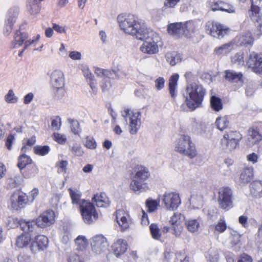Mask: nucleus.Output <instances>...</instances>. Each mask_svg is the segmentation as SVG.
I'll return each instance as SVG.
<instances>
[{
    "instance_id": "f257e3e1",
    "label": "nucleus",
    "mask_w": 262,
    "mask_h": 262,
    "mask_svg": "<svg viewBox=\"0 0 262 262\" xmlns=\"http://www.w3.org/2000/svg\"><path fill=\"white\" fill-rule=\"evenodd\" d=\"M119 27L125 33L143 40L147 36L148 29L144 21L133 14L119 15L117 17Z\"/></svg>"
},
{
    "instance_id": "f03ea898",
    "label": "nucleus",
    "mask_w": 262,
    "mask_h": 262,
    "mask_svg": "<svg viewBox=\"0 0 262 262\" xmlns=\"http://www.w3.org/2000/svg\"><path fill=\"white\" fill-rule=\"evenodd\" d=\"M206 93L205 89L201 84L196 82L188 83L185 93L183 94L184 102L181 108L185 112L194 111L201 106Z\"/></svg>"
},
{
    "instance_id": "7ed1b4c3",
    "label": "nucleus",
    "mask_w": 262,
    "mask_h": 262,
    "mask_svg": "<svg viewBox=\"0 0 262 262\" xmlns=\"http://www.w3.org/2000/svg\"><path fill=\"white\" fill-rule=\"evenodd\" d=\"M148 169L142 165H137L132 172L130 188L134 192L140 193L149 189L147 183L145 182L150 177Z\"/></svg>"
},
{
    "instance_id": "20e7f679",
    "label": "nucleus",
    "mask_w": 262,
    "mask_h": 262,
    "mask_svg": "<svg viewBox=\"0 0 262 262\" xmlns=\"http://www.w3.org/2000/svg\"><path fill=\"white\" fill-rule=\"evenodd\" d=\"M174 150L181 154L193 159L197 155V151L194 144L188 135H182L175 141Z\"/></svg>"
},
{
    "instance_id": "39448f33",
    "label": "nucleus",
    "mask_w": 262,
    "mask_h": 262,
    "mask_svg": "<svg viewBox=\"0 0 262 262\" xmlns=\"http://www.w3.org/2000/svg\"><path fill=\"white\" fill-rule=\"evenodd\" d=\"M122 116L124 118L125 125H128L130 134H136L141 125V112L126 109L122 113Z\"/></svg>"
},
{
    "instance_id": "423d86ee",
    "label": "nucleus",
    "mask_w": 262,
    "mask_h": 262,
    "mask_svg": "<svg viewBox=\"0 0 262 262\" xmlns=\"http://www.w3.org/2000/svg\"><path fill=\"white\" fill-rule=\"evenodd\" d=\"M145 40L140 47V50L142 52L147 54H155L159 52V42L160 41V38L157 34L149 31L146 37L144 38Z\"/></svg>"
},
{
    "instance_id": "0eeeda50",
    "label": "nucleus",
    "mask_w": 262,
    "mask_h": 262,
    "mask_svg": "<svg viewBox=\"0 0 262 262\" xmlns=\"http://www.w3.org/2000/svg\"><path fill=\"white\" fill-rule=\"evenodd\" d=\"M79 208L82 219L85 223L90 224L98 219V214L92 203L83 200Z\"/></svg>"
},
{
    "instance_id": "6e6552de",
    "label": "nucleus",
    "mask_w": 262,
    "mask_h": 262,
    "mask_svg": "<svg viewBox=\"0 0 262 262\" xmlns=\"http://www.w3.org/2000/svg\"><path fill=\"white\" fill-rule=\"evenodd\" d=\"M217 203L220 208L228 210L233 207L232 191L228 187H223L219 189Z\"/></svg>"
},
{
    "instance_id": "1a4fd4ad",
    "label": "nucleus",
    "mask_w": 262,
    "mask_h": 262,
    "mask_svg": "<svg viewBox=\"0 0 262 262\" xmlns=\"http://www.w3.org/2000/svg\"><path fill=\"white\" fill-rule=\"evenodd\" d=\"M242 138V135L239 132L229 131L224 134L221 144L224 148L231 151L236 147Z\"/></svg>"
},
{
    "instance_id": "9d476101",
    "label": "nucleus",
    "mask_w": 262,
    "mask_h": 262,
    "mask_svg": "<svg viewBox=\"0 0 262 262\" xmlns=\"http://www.w3.org/2000/svg\"><path fill=\"white\" fill-rule=\"evenodd\" d=\"M163 202L166 208L170 210H176L181 203L179 194L175 192H165Z\"/></svg>"
},
{
    "instance_id": "9b49d317",
    "label": "nucleus",
    "mask_w": 262,
    "mask_h": 262,
    "mask_svg": "<svg viewBox=\"0 0 262 262\" xmlns=\"http://www.w3.org/2000/svg\"><path fill=\"white\" fill-rule=\"evenodd\" d=\"M91 244L93 251L96 254L106 251L108 246L106 238L102 235H96L93 237Z\"/></svg>"
},
{
    "instance_id": "f8f14e48",
    "label": "nucleus",
    "mask_w": 262,
    "mask_h": 262,
    "mask_svg": "<svg viewBox=\"0 0 262 262\" xmlns=\"http://www.w3.org/2000/svg\"><path fill=\"white\" fill-rule=\"evenodd\" d=\"M205 30L210 35L219 39L223 38L227 31L221 25L211 21L206 23Z\"/></svg>"
},
{
    "instance_id": "ddd939ff",
    "label": "nucleus",
    "mask_w": 262,
    "mask_h": 262,
    "mask_svg": "<svg viewBox=\"0 0 262 262\" xmlns=\"http://www.w3.org/2000/svg\"><path fill=\"white\" fill-rule=\"evenodd\" d=\"M10 202L12 207L18 210L28 204V196L22 192H15L11 196Z\"/></svg>"
},
{
    "instance_id": "4468645a",
    "label": "nucleus",
    "mask_w": 262,
    "mask_h": 262,
    "mask_svg": "<svg viewBox=\"0 0 262 262\" xmlns=\"http://www.w3.org/2000/svg\"><path fill=\"white\" fill-rule=\"evenodd\" d=\"M55 222V213L51 210L43 212L36 220L38 227L43 228L51 226Z\"/></svg>"
},
{
    "instance_id": "2eb2a0df",
    "label": "nucleus",
    "mask_w": 262,
    "mask_h": 262,
    "mask_svg": "<svg viewBox=\"0 0 262 262\" xmlns=\"http://www.w3.org/2000/svg\"><path fill=\"white\" fill-rule=\"evenodd\" d=\"M246 63L255 73H260L262 72V58L257 53L254 52L250 53Z\"/></svg>"
},
{
    "instance_id": "dca6fc26",
    "label": "nucleus",
    "mask_w": 262,
    "mask_h": 262,
    "mask_svg": "<svg viewBox=\"0 0 262 262\" xmlns=\"http://www.w3.org/2000/svg\"><path fill=\"white\" fill-rule=\"evenodd\" d=\"M48 238L46 236L43 235L36 236L31 243L30 250L34 253L43 251L48 247Z\"/></svg>"
},
{
    "instance_id": "f3484780",
    "label": "nucleus",
    "mask_w": 262,
    "mask_h": 262,
    "mask_svg": "<svg viewBox=\"0 0 262 262\" xmlns=\"http://www.w3.org/2000/svg\"><path fill=\"white\" fill-rule=\"evenodd\" d=\"M32 160L30 157L23 154L18 157L17 166L20 170L29 165L30 168L31 172H29L27 176L28 177L34 176L37 173L38 169L36 166L34 164H31Z\"/></svg>"
},
{
    "instance_id": "a211bd4d",
    "label": "nucleus",
    "mask_w": 262,
    "mask_h": 262,
    "mask_svg": "<svg viewBox=\"0 0 262 262\" xmlns=\"http://www.w3.org/2000/svg\"><path fill=\"white\" fill-rule=\"evenodd\" d=\"M18 15V10L17 8L10 9L8 13L4 29V34L8 36L12 30V26L15 22Z\"/></svg>"
},
{
    "instance_id": "6ab92c4d",
    "label": "nucleus",
    "mask_w": 262,
    "mask_h": 262,
    "mask_svg": "<svg viewBox=\"0 0 262 262\" xmlns=\"http://www.w3.org/2000/svg\"><path fill=\"white\" fill-rule=\"evenodd\" d=\"M225 79L230 82L238 83L240 85H242L244 83V76L241 72L229 70L225 71Z\"/></svg>"
},
{
    "instance_id": "aec40b11",
    "label": "nucleus",
    "mask_w": 262,
    "mask_h": 262,
    "mask_svg": "<svg viewBox=\"0 0 262 262\" xmlns=\"http://www.w3.org/2000/svg\"><path fill=\"white\" fill-rule=\"evenodd\" d=\"M51 82L53 88L64 87V79L62 72L59 70H54L51 75Z\"/></svg>"
},
{
    "instance_id": "412c9836",
    "label": "nucleus",
    "mask_w": 262,
    "mask_h": 262,
    "mask_svg": "<svg viewBox=\"0 0 262 262\" xmlns=\"http://www.w3.org/2000/svg\"><path fill=\"white\" fill-rule=\"evenodd\" d=\"M184 25L182 23H171L167 26V31L169 34L173 36L179 37L184 32Z\"/></svg>"
},
{
    "instance_id": "4be33fe9",
    "label": "nucleus",
    "mask_w": 262,
    "mask_h": 262,
    "mask_svg": "<svg viewBox=\"0 0 262 262\" xmlns=\"http://www.w3.org/2000/svg\"><path fill=\"white\" fill-rule=\"evenodd\" d=\"M127 216V213L123 210L119 209L116 211V220L122 230H126L129 227Z\"/></svg>"
},
{
    "instance_id": "5701e85b",
    "label": "nucleus",
    "mask_w": 262,
    "mask_h": 262,
    "mask_svg": "<svg viewBox=\"0 0 262 262\" xmlns=\"http://www.w3.org/2000/svg\"><path fill=\"white\" fill-rule=\"evenodd\" d=\"M247 139L251 144H255L262 140V135L257 128L250 127L248 132Z\"/></svg>"
},
{
    "instance_id": "b1692460",
    "label": "nucleus",
    "mask_w": 262,
    "mask_h": 262,
    "mask_svg": "<svg viewBox=\"0 0 262 262\" xmlns=\"http://www.w3.org/2000/svg\"><path fill=\"white\" fill-rule=\"evenodd\" d=\"M127 244L124 240L119 239L114 243L113 249L115 255L118 257L124 254L127 250Z\"/></svg>"
},
{
    "instance_id": "393cba45",
    "label": "nucleus",
    "mask_w": 262,
    "mask_h": 262,
    "mask_svg": "<svg viewBox=\"0 0 262 262\" xmlns=\"http://www.w3.org/2000/svg\"><path fill=\"white\" fill-rule=\"evenodd\" d=\"M250 193L256 198L262 197V181H254L249 185Z\"/></svg>"
},
{
    "instance_id": "a878e982",
    "label": "nucleus",
    "mask_w": 262,
    "mask_h": 262,
    "mask_svg": "<svg viewBox=\"0 0 262 262\" xmlns=\"http://www.w3.org/2000/svg\"><path fill=\"white\" fill-rule=\"evenodd\" d=\"M27 38V33L17 31L14 34V40L12 43L13 48H16L21 46Z\"/></svg>"
},
{
    "instance_id": "bb28decb",
    "label": "nucleus",
    "mask_w": 262,
    "mask_h": 262,
    "mask_svg": "<svg viewBox=\"0 0 262 262\" xmlns=\"http://www.w3.org/2000/svg\"><path fill=\"white\" fill-rule=\"evenodd\" d=\"M236 41L239 46L251 45L253 42V38L251 33L249 32H246L236 38Z\"/></svg>"
},
{
    "instance_id": "cd10ccee",
    "label": "nucleus",
    "mask_w": 262,
    "mask_h": 262,
    "mask_svg": "<svg viewBox=\"0 0 262 262\" xmlns=\"http://www.w3.org/2000/svg\"><path fill=\"white\" fill-rule=\"evenodd\" d=\"M93 200L98 207H107L110 205V201L105 193L95 195Z\"/></svg>"
},
{
    "instance_id": "c85d7f7f",
    "label": "nucleus",
    "mask_w": 262,
    "mask_h": 262,
    "mask_svg": "<svg viewBox=\"0 0 262 262\" xmlns=\"http://www.w3.org/2000/svg\"><path fill=\"white\" fill-rule=\"evenodd\" d=\"M253 177V170L252 167H246L243 169L239 177L241 183L246 184L249 182Z\"/></svg>"
},
{
    "instance_id": "c756f323",
    "label": "nucleus",
    "mask_w": 262,
    "mask_h": 262,
    "mask_svg": "<svg viewBox=\"0 0 262 262\" xmlns=\"http://www.w3.org/2000/svg\"><path fill=\"white\" fill-rule=\"evenodd\" d=\"M31 236L28 233H23L17 237L16 245L18 248H23L27 246L31 241Z\"/></svg>"
},
{
    "instance_id": "7c9ffc66",
    "label": "nucleus",
    "mask_w": 262,
    "mask_h": 262,
    "mask_svg": "<svg viewBox=\"0 0 262 262\" xmlns=\"http://www.w3.org/2000/svg\"><path fill=\"white\" fill-rule=\"evenodd\" d=\"M179 77V75L176 74L172 75L169 79V91L172 98H175L177 96L176 90L177 86V82L178 81Z\"/></svg>"
},
{
    "instance_id": "2f4dec72",
    "label": "nucleus",
    "mask_w": 262,
    "mask_h": 262,
    "mask_svg": "<svg viewBox=\"0 0 262 262\" xmlns=\"http://www.w3.org/2000/svg\"><path fill=\"white\" fill-rule=\"evenodd\" d=\"M95 73L99 77H106V78H114L113 75H115L116 77H117V73L116 71H110L108 70L102 69L97 68L95 70Z\"/></svg>"
},
{
    "instance_id": "473e14b6",
    "label": "nucleus",
    "mask_w": 262,
    "mask_h": 262,
    "mask_svg": "<svg viewBox=\"0 0 262 262\" xmlns=\"http://www.w3.org/2000/svg\"><path fill=\"white\" fill-rule=\"evenodd\" d=\"M166 61L172 66H175L177 63L181 61L180 55L177 52H168L165 55Z\"/></svg>"
},
{
    "instance_id": "72a5a7b5",
    "label": "nucleus",
    "mask_w": 262,
    "mask_h": 262,
    "mask_svg": "<svg viewBox=\"0 0 262 262\" xmlns=\"http://www.w3.org/2000/svg\"><path fill=\"white\" fill-rule=\"evenodd\" d=\"M19 225L23 231L29 232H32L37 225L36 222L33 220L28 221L22 220L20 222Z\"/></svg>"
},
{
    "instance_id": "f704fd0d",
    "label": "nucleus",
    "mask_w": 262,
    "mask_h": 262,
    "mask_svg": "<svg viewBox=\"0 0 262 262\" xmlns=\"http://www.w3.org/2000/svg\"><path fill=\"white\" fill-rule=\"evenodd\" d=\"M259 8L251 6V9L248 11L249 16L253 21L258 22L261 19L262 15L260 12Z\"/></svg>"
},
{
    "instance_id": "c9c22d12",
    "label": "nucleus",
    "mask_w": 262,
    "mask_h": 262,
    "mask_svg": "<svg viewBox=\"0 0 262 262\" xmlns=\"http://www.w3.org/2000/svg\"><path fill=\"white\" fill-rule=\"evenodd\" d=\"M185 224L188 230L191 233L197 232L200 228V223L196 219L188 220Z\"/></svg>"
},
{
    "instance_id": "e433bc0d",
    "label": "nucleus",
    "mask_w": 262,
    "mask_h": 262,
    "mask_svg": "<svg viewBox=\"0 0 262 262\" xmlns=\"http://www.w3.org/2000/svg\"><path fill=\"white\" fill-rule=\"evenodd\" d=\"M211 108L215 112H219L223 108L221 99L215 96H211L210 98Z\"/></svg>"
},
{
    "instance_id": "4c0bfd02",
    "label": "nucleus",
    "mask_w": 262,
    "mask_h": 262,
    "mask_svg": "<svg viewBox=\"0 0 262 262\" xmlns=\"http://www.w3.org/2000/svg\"><path fill=\"white\" fill-rule=\"evenodd\" d=\"M229 123V120L226 116L219 117L215 121V125L220 130L226 129L228 126Z\"/></svg>"
},
{
    "instance_id": "58836bf2",
    "label": "nucleus",
    "mask_w": 262,
    "mask_h": 262,
    "mask_svg": "<svg viewBox=\"0 0 262 262\" xmlns=\"http://www.w3.org/2000/svg\"><path fill=\"white\" fill-rule=\"evenodd\" d=\"M232 49L233 44L232 43H228L216 48L214 51L217 55L226 54L229 53Z\"/></svg>"
},
{
    "instance_id": "ea45409f",
    "label": "nucleus",
    "mask_w": 262,
    "mask_h": 262,
    "mask_svg": "<svg viewBox=\"0 0 262 262\" xmlns=\"http://www.w3.org/2000/svg\"><path fill=\"white\" fill-rule=\"evenodd\" d=\"M231 62L238 67H242L244 64V55L243 52H238L231 57Z\"/></svg>"
},
{
    "instance_id": "a19ab883",
    "label": "nucleus",
    "mask_w": 262,
    "mask_h": 262,
    "mask_svg": "<svg viewBox=\"0 0 262 262\" xmlns=\"http://www.w3.org/2000/svg\"><path fill=\"white\" fill-rule=\"evenodd\" d=\"M70 195L73 204H78L79 207L83 200H80L81 193L78 191H74L71 188L69 189Z\"/></svg>"
},
{
    "instance_id": "79ce46f5",
    "label": "nucleus",
    "mask_w": 262,
    "mask_h": 262,
    "mask_svg": "<svg viewBox=\"0 0 262 262\" xmlns=\"http://www.w3.org/2000/svg\"><path fill=\"white\" fill-rule=\"evenodd\" d=\"M33 150L35 154L43 156L47 155L50 150V147L48 145L40 146L37 145L33 147Z\"/></svg>"
},
{
    "instance_id": "37998d69",
    "label": "nucleus",
    "mask_w": 262,
    "mask_h": 262,
    "mask_svg": "<svg viewBox=\"0 0 262 262\" xmlns=\"http://www.w3.org/2000/svg\"><path fill=\"white\" fill-rule=\"evenodd\" d=\"M219 255L215 249H210L208 250L206 258L209 262H217Z\"/></svg>"
},
{
    "instance_id": "c03bdc74",
    "label": "nucleus",
    "mask_w": 262,
    "mask_h": 262,
    "mask_svg": "<svg viewBox=\"0 0 262 262\" xmlns=\"http://www.w3.org/2000/svg\"><path fill=\"white\" fill-rule=\"evenodd\" d=\"M5 100L8 103H16L18 102V98L15 95L12 90H9L5 96Z\"/></svg>"
},
{
    "instance_id": "a18cd8bd",
    "label": "nucleus",
    "mask_w": 262,
    "mask_h": 262,
    "mask_svg": "<svg viewBox=\"0 0 262 262\" xmlns=\"http://www.w3.org/2000/svg\"><path fill=\"white\" fill-rule=\"evenodd\" d=\"M189 201L194 208H199L202 205V198L201 196L192 195L191 196Z\"/></svg>"
},
{
    "instance_id": "49530a36",
    "label": "nucleus",
    "mask_w": 262,
    "mask_h": 262,
    "mask_svg": "<svg viewBox=\"0 0 262 262\" xmlns=\"http://www.w3.org/2000/svg\"><path fill=\"white\" fill-rule=\"evenodd\" d=\"M149 229L152 237L155 239H159L161 234L157 224H151L149 226Z\"/></svg>"
},
{
    "instance_id": "de8ad7c7",
    "label": "nucleus",
    "mask_w": 262,
    "mask_h": 262,
    "mask_svg": "<svg viewBox=\"0 0 262 262\" xmlns=\"http://www.w3.org/2000/svg\"><path fill=\"white\" fill-rule=\"evenodd\" d=\"M224 4V2L222 1L213 2L209 1L208 2V7H209L213 11H222Z\"/></svg>"
},
{
    "instance_id": "09e8293b",
    "label": "nucleus",
    "mask_w": 262,
    "mask_h": 262,
    "mask_svg": "<svg viewBox=\"0 0 262 262\" xmlns=\"http://www.w3.org/2000/svg\"><path fill=\"white\" fill-rule=\"evenodd\" d=\"M159 205V202L156 200L148 199L146 201V206L148 208L149 212H154L157 210Z\"/></svg>"
},
{
    "instance_id": "8fccbe9b",
    "label": "nucleus",
    "mask_w": 262,
    "mask_h": 262,
    "mask_svg": "<svg viewBox=\"0 0 262 262\" xmlns=\"http://www.w3.org/2000/svg\"><path fill=\"white\" fill-rule=\"evenodd\" d=\"M114 78H106V77H104L102 81V84L101 85V87L103 91H106L108 90L112 86V84L110 81V79H114V78H118L119 76L117 75V77H116L115 75H113Z\"/></svg>"
},
{
    "instance_id": "3c124183",
    "label": "nucleus",
    "mask_w": 262,
    "mask_h": 262,
    "mask_svg": "<svg viewBox=\"0 0 262 262\" xmlns=\"http://www.w3.org/2000/svg\"><path fill=\"white\" fill-rule=\"evenodd\" d=\"M75 243L78 245V248L82 250L85 248L88 241L84 236L79 235L75 239Z\"/></svg>"
},
{
    "instance_id": "603ef678",
    "label": "nucleus",
    "mask_w": 262,
    "mask_h": 262,
    "mask_svg": "<svg viewBox=\"0 0 262 262\" xmlns=\"http://www.w3.org/2000/svg\"><path fill=\"white\" fill-rule=\"evenodd\" d=\"M171 233L176 237H179L181 235L183 230V227L180 224H175L170 225Z\"/></svg>"
},
{
    "instance_id": "864d4df0",
    "label": "nucleus",
    "mask_w": 262,
    "mask_h": 262,
    "mask_svg": "<svg viewBox=\"0 0 262 262\" xmlns=\"http://www.w3.org/2000/svg\"><path fill=\"white\" fill-rule=\"evenodd\" d=\"M71 123V131L75 135H79L81 133V129L80 128L79 123L77 121L74 120H69Z\"/></svg>"
},
{
    "instance_id": "5fc2aeb1",
    "label": "nucleus",
    "mask_w": 262,
    "mask_h": 262,
    "mask_svg": "<svg viewBox=\"0 0 262 262\" xmlns=\"http://www.w3.org/2000/svg\"><path fill=\"white\" fill-rule=\"evenodd\" d=\"M68 162L67 160H61L56 163V166L58 168V173H66L67 170Z\"/></svg>"
},
{
    "instance_id": "6e6d98bb",
    "label": "nucleus",
    "mask_w": 262,
    "mask_h": 262,
    "mask_svg": "<svg viewBox=\"0 0 262 262\" xmlns=\"http://www.w3.org/2000/svg\"><path fill=\"white\" fill-rule=\"evenodd\" d=\"M84 146L88 148L94 149L96 148L97 143L93 138L88 136L85 138Z\"/></svg>"
},
{
    "instance_id": "4d7b16f0",
    "label": "nucleus",
    "mask_w": 262,
    "mask_h": 262,
    "mask_svg": "<svg viewBox=\"0 0 262 262\" xmlns=\"http://www.w3.org/2000/svg\"><path fill=\"white\" fill-rule=\"evenodd\" d=\"M215 230L220 233L223 232L227 228V225L224 219H220L215 226Z\"/></svg>"
},
{
    "instance_id": "13d9d810",
    "label": "nucleus",
    "mask_w": 262,
    "mask_h": 262,
    "mask_svg": "<svg viewBox=\"0 0 262 262\" xmlns=\"http://www.w3.org/2000/svg\"><path fill=\"white\" fill-rule=\"evenodd\" d=\"M81 69L83 72L84 76L86 78L88 81L93 79L92 74L86 65H81Z\"/></svg>"
},
{
    "instance_id": "bf43d9fd",
    "label": "nucleus",
    "mask_w": 262,
    "mask_h": 262,
    "mask_svg": "<svg viewBox=\"0 0 262 262\" xmlns=\"http://www.w3.org/2000/svg\"><path fill=\"white\" fill-rule=\"evenodd\" d=\"M72 151L75 156L79 157L82 156L84 153L82 147L77 144L73 145L72 147Z\"/></svg>"
},
{
    "instance_id": "052dcab7",
    "label": "nucleus",
    "mask_w": 262,
    "mask_h": 262,
    "mask_svg": "<svg viewBox=\"0 0 262 262\" xmlns=\"http://www.w3.org/2000/svg\"><path fill=\"white\" fill-rule=\"evenodd\" d=\"M54 139L60 144H64L67 141V138L64 135L56 133L54 134Z\"/></svg>"
},
{
    "instance_id": "680f3d73",
    "label": "nucleus",
    "mask_w": 262,
    "mask_h": 262,
    "mask_svg": "<svg viewBox=\"0 0 262 262\" xmlns=\"http://www.w3.org/2000/svg\"><path fill=\"white\" fill-rule=\"evenodd\" d=\"M180 0H165L163 10H165L167 8H173L177 5Z\"/></svg>"
},
{
    "instance_id": "e2e57ef3",
    "label": "nucleus",
    "mask_w": 262,
    "mask_h": 262,
    "mask_svg": "<svg viewBox=\"0 0 262 262\" xmlns=\"http://www.w3.org/2000/svg\"><path fill=\"white\" fill-rule=\"evenodd\" d=\"M61 118L59 116H56L55 118L52 120L51 126L54 130L59 129L61 126Z\"/></svg>"
},
{
    "instance_id": "0e129e2a",
    "label": "nucleus",
    "mask_w": 262,
    "mask_h": 262,
    "mask_svg": "<svg viewBox=\"0 0 262 262\" xmlns=\"http://www.w3.org/2000/svg\"><path fill=\"white\" fill-rule=\"evenodd\" d=\"M53 88L54 90V94L55 96L57 98V99H61L63 96L64 94L63 87L57 86Z\"/></svg>"
},
{
    "instance_id": "69168bd1",
    "label": "nucleus",
    "mask_w": 262,
    "mask_h": 262,
    "mask_svg": "<svg viewBox=\"0 0 262 262\" xmlns=\"http://www.w3.org/2000/svg\"><path fill=\"white\" fill-rule=\"evenodd\" d=\"M180 214L174 213V214L171 217L169 220V223L171 225L180 224Z\"/></svg>"
},
{
    "instance_id": "338daca9",
    "label": "nucleus",
    "mask_w": 262,
    "mask_h": 262,
    "mask_svg": "<svg viewBox=\"0 0 262 262\" xmlns=\"http://www.w3.org/2000/svg\"><path fill=\"white\" fill-rule=\"evenodd\" d=\"M165 80L163 77H159L155 80V86L158 90H161L164 86Z\"/></svg>"
},
{
    "instance_id": "774afa93",
    "label": "nucleus",
    "mask_w": 262,
    "mask_h": 262,
    "mask_svg": "<svg viewBox=\"0 0 262 262\" xmlns=\"http://www.w3.org/2000/svg\"><path fill=\"white\" fill-rule=\"evenodd\" d=\"M14 135L10 134L7 137L6 142V146L7 149L9 150H11L12 149V145L14 140Z\"/></svg>"
}]
</instances>
